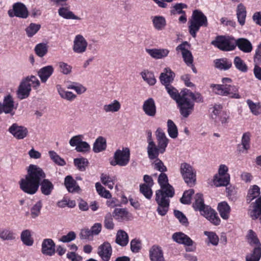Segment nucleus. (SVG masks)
Listing matches in <instances>:
<instances>
[{
	"label": "nucleus",
	"instance_id": "obj_1",
	"mask_svg": "<svg viewBox=\"0 0 261 261\" xmlns=\"http://www.w3.org/2000/svg\"><path fill=\"white\" fill-rule=\"evenodd\" d=\"M46 174L40 167L31 164L27 168V173L19 182L20 189L24 193L33 195L40 186V191L44 195L51 194L54 186L48 179H45Z\"/></svg>",
	"mask_w": 261,
	"mask_h": 261
},
{
	"label": "nucleus",
	"instance_id": "obj_2",
	"mask_svg": "<svg viewBox=\"0 0 261 261\" xmlns=\"http://www.w3.org/2000/svg\"><path fill=\"white\" fill-rule=\"evenodd\" d=\"M158 182L161 189L155 193V201L158 204L157 212L161 216H165L167 213L170 203V198L174 195V190L172 186L168 183L167 175L161 173L158 177Z\"/></svg>",
	"mask_w": 261,
	"mask_h": 261
},
{
	"label": "nucleus",
	"instance_id": "obj_3",
	"mask_svg": "<svg viewBox=\"0 0 261 261\" xmlns=\"http://www.w3.org/2000/svg\"><path fill=\"white\" fill-rule=\"evenodd\" d=\"M203 99L200 93H193L187 89L181 91V98L176 102L179 109V112L184 118H187L194 111V101L202 102Z\"/></svg>",
	"mask_w": 261,
	"mask_h": 261
},
{
	"label": "nucleus",
	"instance_id": "obj_4",
	"mask_svg": "<svg viewBox=\"0 0 261 261\" xmlns=\"http://www.w3.org/2000/svg\"><path fill=\"white\" fill-rule=\"evenodd\" d=\"M193 206L195 210L200 211L201 214L208 221L215 225L220 224L221 220L216 212L211 207L204 204L202 195L200 193L196 194Z\"/></svg>",
	"mask_w": 261,
	"mask_h": 261
},
{
	"label": "nucleus",
	"instance_id": "obj_5",
	"mask_svg": "<svg viewBox=\"0 0 261 261\" xmlns=\"http://www.w3.org/2000/svg\"><path fill=\"white\" fill-rule=\"evenodd\" d=\"M189 33L191 35L195 38L196 33L201 27H206L208 25L206 16L200 11L196 10L193 12L191 19L189 21Z\"/></svg>",
	"mask_w": 261,
	"mask_h": 261
},
{
	"label": "nucleus",
	"instance_id": "obj_6",
	"mask_svg": "<svg viewBox=\"0 0 261 261\" xmlns=\"http://www.w3.org/2000/svg\"><path fill=\"white\" fill-rule=\"evenodd\" d=\"M216 94L221 96H229L232 98L239 99L240 95L238 93V88L234 85L227 84H212L211 86Z\"/></svg>",
	"mask_w": 261,
	"mask_h": 261
},
{
	"label": "nucleus",
	"instance_id": "obj_7",
	"mask_svg": "<svg viewBox=\"0 0 261 261\" xmlns=\"http://www.w3.org/2000/svg\"><path fill=\"white\" fill-rule=\"evenodd\" d=\"M180 173L185 182L190 187L196 183V172L193 168L187 163H182L180 165Z\"/></svg>",
	"mask_w": 261,
	"mask_h": 261
},
{
	"label": "nucleus",
	"instance_id": "obj_8",
	"mask_svg": "<svg viewBox=\"0 0 261 261\" xmlns=\"http://www.w3.org/2000/svg\"><path fill=\"white\" fill-rule=\"evenodd\" d=\"M130 158V151L129 148H123L122 150L117 149L114 154V160L110 162V164L113 166L119 165L120 166H126Z\"/></svg>",
	"mask_w": 261,
	"mask_h": 261
},
{
	"label": "nucleus",
	"instance_id": "obj_9",
	"mask_svg": "<svg viewBox=\"0 0 261 261\" xmlns=\"http://www.w3.org/2000/svg\"><path fill=\"white\" fill-rule=\"evenodd\" d=\"M233 41V39L229 37L219 36L212 41L211 43L221 50L230 51L236 48Z\"/></svg>",
	"mask_w": 261,
	"mask_h": 261
},
{
	"label": "nucleus",
	"instance_id": "obj_10",
	"mask_svg": "<svg viewBox=\"0 0 261 261\" xmlns=\"http://www.w3.org/2000/svg\"><path fill=\"white\" fill-rule=\"evenodd\" d=\"M83 135H78L72 137L69 141L71 147H75L77 152L86 153L90 150V145L86 141H83Z\"/></svg>",
	"mask_w": 261,
	"mask_h": 261
},
{
	"label": "nucleus",
	"instance_id": "obj_11",
	"mask_svg": "<svg viewBox=\"0 0 261 261\" xmlns=\"http://www.w3.org/2000/svg\"><path fill=\"white\" fill-rule=\"evenodd\" d=\"M16 109L17 106H15L14 99L10 94L5 96L3 102L0 103V114H9L13 116Z\"/></svg>",
	"mask_w": 261,
	"mask_h": 261
},
{
	"label": "nucleus",
	"instance_id": "obj_12",
	"mask_svg": "<svg viewBox=\"0 0 261 261\" xmlns=\"http://www.w3.org/2000/svg\"><path fill=\"white\" fill-rule=\"evenodd\" d=\"M88 44L87 41L83 35H77L73 41L72 50L76 54L82 55L87 51Z\"/></svg>",
	"mask_w": 261,
	"mask_h": 261
},
{
	"label": "nucleus",
	"instance_id": "obj_13",
	"mask_svg": "<svg viewBox=\"0 0 261 261\" xmlns=\"http://www.w3.org/2000/svg\"><path fill=\"white\" fill-rule=\"evenodd\" d=\"M97 253L102 261H109L112 254V247L108 241L104 242L97 248Z\"/></svg>",
	"mask_w": 261,
	"mask_h": 261
},
{
	"label": "nucleus",
	"instance_id": "obj_14",
	"mask_svg": "<svg viewBox=\"0 0 261 261\" xmlns=\"http://www.w3.org/2000/svg\"><path fill=\"white\" fill-rule=\"evenodd\" d=\"M9 132L16 139L22 140L28 135V130L27 127L19 125L17 123H13L9 128Z\"/></svg>",
	"mask_w": 261,
	"mask_h": 261
},
{
	"label": "nucleus",
	"instance_id": "obj_15",
	"mask_svg": "<svg viewBox=\"0 0 261 261\" xmlns=\"http://www.w3.org/2000/svg\"><path fill=\"white\" fill-rule=\"evenodd\" d=\"M31 91V84L28 83L27 81L22 80L20 83L16 91L17 96L19 99L28 98Z\"/></svg>",
	"mask_w": 261,
	"mask_h": 261
},
{
	"label": "nucleus",
	"instance_id": "obj_16",
	"mask_svg": "<svg viewBox=\"0 0 261 261\" xmlns=\"http://www.w3.org/2000/svg\"><path fill=\"white\" fill-rule=\"evenodd\" d=\"M155 135L158 142V146L161 149V153H163L168 144L169 140L165 133L161 128H158L155 132Z\"/></svg>",
	"mask_w": 261,
	"mask_h": 261
},
{
	"label": "nucleus",
	"instance_id": "obj_17",
	"mask_svg": "<svg viewBox=\"0 0 261 261\" xmlns=\"http://www.w3.org/2000/svg\"><path fill=\"white\" fill-rule=\"evenodd\" d=\"M234 44L239 49L244 53H250L253 49V46L248 39L240 38L235 40Z\"/></svg>",
	"mask_w": 261,
	"mask_h": 261
},
{
	"label": "nucleus",
	"instance_id": "obj_18",
	"mask_svg": "<svg viewBox=\"0 0 261 261\" xmlns=\"http://www.w3.org/2000/svg\"><path fill=\"white\" fill-rule=\"evenodd\" d=\"M42 252L48 256H52L55 253V244L51 239H45L43 241Z\"/></svg>",
	"mask_w": 261,
	"mask_h": 261
},
{
	"label": "nucleus",
	"instance_id": "obj_19",
	"mask_svg": "<svg viewBox=\"0 0 261 261\" xmlns=\"http://www.w3.org/2000/svg\"><path fill=\"white\" fill-rule=\"evenodd\" d=\"M149 257L151 261H165L163 251L161 247L153 245L149 250Z\"/></svg>",
	"mask_w": 261,
	"mask_h": 261
},
{
	"label": "nucleus",
	"instance_id": "obj_20",
	"mask_svg": "<svg viewBox=\"0 0 261 261\" xmlns=\"http://www.w3.org/2000/svg\"><path fill=\"white\" fill-rule=\"evenodd\" d=\"M142 109L147 115L153 117L156 114V106L154 100L152 98L146 100L143 105Z\"/></svg>",
	"mask_w": 261,
	"mask_h": 261
},
{
	"label": "nucleus",
	"instance_id": "obj_21",
	"mask_svg": "<svg viewBox=\"0 0 261 261\" xmlns=\"http://www.w3.org/2000/svg\"><path fill=\"white\" fill-rule=\"evenodd\" d=\"M172 239L176 243L187 246H192L194 243L190 238L181 232L174 233L172 235Z\"/></svg>",
	"mask_w": 261,
	"mask_h": 261
},
{
	"label": "nucleus",
	"instance_id": "obj_22",
	"mask_svg": "<svg viewBox=\"0 0 261 261\" xmlns=\"http://www.w3.org/2000/svg\"><path fill=\"white\" fill-rule=\"evenodd\" d=\"M252 204V209L249 212V215L253 220L259 219L261 224V197L258 198Z\"/></svg>",
	"mask_w": 261,
	"mask_h": 261
},
{
	"label": "nucleus",
	"instance_id": "obj_23",
	"mask_svg": "<svg viewBox=\"0 0 261 261\" xmlns=\"http://www.w3.org/2000/svg\"><path fill=\"white\" fill-rule=\"evenodd\" d=\"M54 68L51 65H48L40 68L37 71V74L42 83H45L53 74Z\"/></svg>",
	"mask_w": 261,
	"mask_h": 261
},
{
	"label": "nucleus",
	"instance_id": "obj_24",
	"mask_svg": "<svg viewBox=\"0 0 261 261\" xmlns=\"http://www.w3.org/2000/svg\"><path fill=\"white\" fill-rule=\"evenodd\" d=\"M146 52L153 58L161 59L167 57L170 50L167 48L146 49Z\"/></svg>",
	"mask_w": 261,
	"mask_h": 261
},
{
	"label": "nucleus",
	"instance_id": "obj_25",
	"mask_svg": "<svg viewBox=\"0 0 261 261\" xmlns=\"http://www.w3.org/2000/svg\"><path fill=\"white\" fill-rule=\"evenodd\" d=\"M174 73L169 68L164 69V72L161 73L160 76V80L161 83L165 86L167 85H171L174 77Z\"/></svg>",
	"mask_w": 261,
	"mask_h": 261
},
{
	"label": "nucleus",
	"instance_id": "obj_26",
	"mask_svg": "<svg viewBox=\"0 0 261 261\" xmlns=\"http://www.w3.org/2000/svg\"><path fill=\"white\" fill-rule=\"evenodd\" d=\"M64 185L67 191L70 193L78 192L81 190L76 181L70 175L66 176L64 179Z\"/></svg>",
	"mask_w": 261,
	"mask_h": 261
},
{
	"label": "nucleus",
	"instance_id": "obj_27",
	"mask_svg": "<svg viewBox=\"0 0 261 261\" xmlns=\"http://www.w3.org/2000/svg\"><path fill=\"white\" fill-rule=\"evenodd\" d=\"M218 211L221 218L224 220H227L230 215V207L225 201L218 203L217 207Z\"/></svg>",
	"mask_w": 261,
	"mask_h": 261
},
{
	"label": "nucleus",
	"instance_id": "obj_28",
	"mask_svg": "<svg viewBox=\"0 0 261 261\" xmlns=\"http://www.w3.org/2000/svg\"><path fill=\"white\" fill-rule=\"evenodd\" d=\"M14 15L21 18H27L28 12L25 5L22 3H17L13 6Z\"/></svg>",
	"mask_w": 261,
	"mask_h": 261
},
{
	"label": "nucleus",
	"instance_id": "obj_29",
	"mask_svg": "<svg viewBox=\"0 0 261 261\" xmlns=\"http://www.w3.org/2000/svg\"><path fill=\"white\" fill-rule=\"evenodd\" d=\"M152 23L154 29L161 31L165 29L166 25L165 18L162 16H154L151 17Z\"/></svg>",
	"mask_w": 261,
	"mask_h": 261
},
{
	"label": "nucleus",
	"instance_id": "obj_30",
	"mask_svg": "<svg viewBox=\"0 0 261 261\" xmlns=\"http://www.w3.org/2000/svg\"><path fill=\"white\" fill-rule=\"evenodd\" d=\"M58 14L61 17L66 19L80 20L72 11L66 7H61L58 10Z\"/></svg>",
	"mask_w": 261,
	"mask_h": 261
},
{
	"label": "nucleus",
	"instance_id": "obj_31",
	"mask_svg": "<svg viewBox=\"0 0 261 261\" xmlns=\"http://www.w3.org/2000/svg\"><path fill=\"white\" fill-rule=\"evenodd\" d=\"M121 108V104L117 100H114L109 104H106L103 106V110L106 113H116L118 112Z\"/></svg>",
	"mask_w": 261,
	"mask_h": 261
},
{
	"label": "nucleus",
	"instance_id": "obj_32",
	"mask_svg": "<svg viewBox=\"0 0 261 261\" xmlns=\"http://www.w3.org/2000/svg\"><path fill=\"white\" fill-rule=\"evenodd\" d=\"M147 153L148 157L151 160L158 159L159 153H161V149L159 146H156L155 143H151L148 145Z\"/></svg>",
	"mask_w": 261,
	"mask_h": 261
},
{
	"label": "nucleus",
	"instance_id": "obj_33",
	"mask_svg": "<svg viewBox=\"0 0 261 261\" xmlns=\"http://www.w3.org/2000/svg\"><path fill=\"white\" fill-rule=\"evenodd\" d=\"M101 229H81L80 237L83 240H93L94 236L98 235Z\"/></svg>",
	"mask_w": 261,
	"mask_h": 261
},
{
	"label": "nucleus",
	"instance_id": "obj_34",
	"mask_svg": "<svg viewBox=\"0 0 261 261\" xmlns=\"http://www.w3.org/2000/svg\"><path fill=\"white\" fill-rule=\"evenodd\" d=\"M215 66L220 69L226 70L229 69L231 66V62L226 58L216 59L214 61Z\"/></svg>",
	"mask_w": 261,
	"mask_h": 261
},
{
	"label": "nucleus",
	"instance_id": "obj_35",
	"mask_svg": "<svg viewBox=\"0 0 261 261\" xmlns=\"http://www.w3.org/2000/svg\"><path fill=\"white\" fill-rule=\"evenodd\" d=\"M246 13V10L244 5L242 3L239 4L237 8V16L238 20L241 25L245 24Z\"/></svg>",
	"mask_w": 261,
	"mask_h": 261
},
{
	"label": "nucleus",
	"instance_id": "obj_36",
	"mask_svg": "<svg viewBox=\"0 0 261 261\" xmlns=\"http://www.w3.org/2000/svg\"><path fill=\"white\" fill-rule=\"evenodd\" d=\"M116 243L121 246H125L128 243V236L127 233L120 229L116 234Z\"/></svg>",
	"mask_w": 261,
	"mask_h": 261
},
{
	"label": "nucleus",
	"instance_id": "obj_37",
	"mask_svg": "<svg viewBox=\"0 0 261 261\" xmlns=\"http://www.w3.org/2000/svg\"><path fill=\"white\" fill-rule=\"evenodd\" d=\"M113 215L119 220H128L132 217L131 214L125 208H115L113 212Z\"/></svg>",
	"mask_w": 261,
	"mask_h": 261
},
{
	"label": "nucleus",
	"instance_id": "obj_38",
	"mask_svg": "<svg viewBox=\"0 0 261 261\" xmlns=\"http://www.w3.org/2000/svg\"><path fill=\"white\" fill-rule=\"evenodd\" d=\"M107 147L106 140L102 137L97 138L93 144V150L94 152L98 153L106 149Z\"/></svg>",
	"mask_w": 261,
	"mask_h": 261
},
{
	"label": "nucleus",
	"instance_id": "obj_39",
	"mask_svg": "<svg viewBox=\"0 0 261 261\" xmlns=\"http://www.w3.org/2000/svg\"><path fill=\"white\" fill-rule=\"evenodd\" d=\"M140 74L143 79L149 85L153 86L156 83V79L153 72L148 70H144Z\"/></svg>",
	"mask_w": 261,
	"mask_h": 261
},
{
	"label": "nucleus",
	"instance_id": "obj_40",
	"mask_svg": "<svg viewBox=\"0 0 261 261\" xmlns=\"http://www.w3.org/2000/svg\"><path fill=\"white\" fill-rule=\"evenodd\" d=\"M260 194V188L256 185H253L249 188L246 197L248 203L251 202L253 199L258 197Z\"/></svg>",
	"mask_w": 261,
	"mask_h": 261
},
{
	"label": "nucleus",
	"instance_id": "obj_41",
	"mask_svg": "<svg viewBox=\"0 0 261 261\" xmlns=\"http://www.w3.org/2000/svg\"><path fill=\"white\" fill-rule=\"evenodd\" d=\"M261 257V247L256 246L253 251L246 256V261H259Z\"/></svg>",
	"mask_w": 261,
	"mask_h": 261
},
{
	"label": "nucleus",
	"instance_id": "obj_42",
	"mask_svg": "<svg viewBox=\"0 0 261 261\" xmlns=\"http://www.w3.org/2000/svg\"><path fill=\"white\" fill-rule=\"evenodd\" d=\"M230 177L219 176L218 174H215L213 180L214 185L217 187L227 186L229 184Z\"/></svg>",
	"mask_w": 261,
	"mask_h": 261
},
{
	"label": "nucleus",
	"instance_id": "obj_43",
	"mask_svg": "<svg viewBox=\"0 0 261 261\" xmlns=\"http://www.w3.org/2000/svg\"><path fill=\"white\" fill-rule=\"evenodd\" d=\"M57 89L60 96L62 98L67 100L71 101L74 99L76 96V95L73 94L72 92L65 91L61 85H58L57 86Z\"/></svg>",
	"mask_w": 261,
	"mask_h": 261
},
{
	"label": "nucleus",
	"instance_id": "obj_44",
	"mask_svg": "<svg viewBox=\"0 0 261 261\" xmlns=\"http://www.w3.org/2000/svg\"><path fill=\"white\" fill-rule=\"evenodd\" d=\"M101 182L107 186L110 189H112L115 184V177L108 174L102 173L100 176Z\"/></svg>",
	"mask_w": 261,
	"mask_h": 261
},
{
	"label": "nucleus",
	"instance_id": "obj_45",
	"mask_svg": "<svg viewBox=\"0 0 261 261\" xmlns=\"http://www.w3.org/2000/svg\"><path fill=\"white\" fill-rule=\"evenodd\" d=\"M165 88L170 97L176 102L181 98V91L179 93L177 90L172 85H167V86H165Z\"/></svg>",
	"mask_w": 261,
	"mask_h": 261
},
{
	"label": "nucleus",
	"instance_id": "obj_46",
	"mask_svg": "<svg viewBox=\"0 0 261 261\" xmlns=\"http://www.w3.org/2000/svg\"><path fill=\"white\" fill-rule=\"evenodd\" d=\"M21 240L24 245L28 246H32L34 243V240L31 232L28 229H25L21 232Z\"/></svg>",
	"mask_w": 261,
	"mask_h": 261
},
{
	"label": "nucleus",
	"instance_id": "obj_47",
	"mask_svg": "<svg viewBox=\"0 0 261 261\" xmlns=\"http://www.w3.org/2000/svg\"><path fill=\"white\" fill-rule=\"evenodd\" d=\"M233 63L235 67L240 71L246 72L247 71L248 67L245 62L239 56L234 58Z\"/></svg>",
	"mask_w": 261,
	"mask_h": 261
},
{
	"label": "nucleus",
	"instance_id": "obj_48",
	"mask_svg": "<svg viewBox=\"0 0 261 261\" xmlns=\"http://www.w3.org/2000/svg\"><path fill=\"white\" fill-rule=\"evenodd\" d=\"M187 8V5L184 3H176L174 5L170 12L171 15L182 14L185 13L184 9Z\"/></svg>",
	"mask_w": 261,
	"mask_h": 261
},
{
	"label": "nucleus",
	"instance_id": "obj_49",
	"mask_svg": "<svg viewBox=\"0 0 261 261\" xmlns=\"http://www.w3.org/2000/svg\"><path fill=\"white\" fill-rule=\"evenodd\" d=\"M168 133L169 136L173 139L177 138L178 136L177 128L171 120H168L167 121Z\"/></svg>",
	"mask_w": 261,
	"mask_h": 261
},
{
	"label": "nucleus",
	"instance_id": "obj_50",
	"mask_svg": "<svg viewBox=\"0 0 261 261\" xmlns=\"http://www.w3.org/2000/svg\"><path fill=\"white\" fill-rule=\"evenodd\" d=\"M60 71L63 74L68 75L72 72V67L64 62H59L58 63Z\"/></svg>",
	"mask_w": 261,
	"mask_h": 261
},
{
	"label": "nucleus",
	"instance_id": "obj_51",
	"mask_svg": "<svg viewBox=\"0 0 261 261\" xmlns=\"http://www.w3.org/2000/svg\"><path fill=\"white\" fill-rule=\"evenodd\" d=\"M247 240L248 243L251 245H256V246H259L261 247V244L258 239L256 234L252 229L249 231L247 235Z\"/></svg>",
	"mask_w": 261,
	"mask_h": 261
},
{
	"label": "nucleus",
	"instance_id": "obj_52",
	"mask_svg": "<svg viewBox=\"0 0 261 261\" xmlns=\"http://www.w3.org/2000/svg\"><path fill=\"white\" fill-rule=\"evenodd\" d=\"M95 188L98 194L102 197L110 198L112 196L110 192L107 190L99 182L95 184Z\"/></svg>",
	"mask_w": 261,
	"mask_h": 261
},
{
	"label": "nucleus",
	"instance_id": "obj_53",
	"mask_svg": "<svg viewBox=\"0 0 261 261\" xmlns=\"http://www.w3.org/2000/svg\"><path fill=\"white\" fill-rule=\"evenodd\" d=\"M88 163V160L85 158H76L74 159V164L80 171H83Z\"/></svg>",
	"mask_w": 261,
	"mask_h": 261
},
{
	"label": "nucleus",
	"instance_id": "obj_54",
	"mask_svg": "<svg viewBox=\"0 0 261 261\" xmlns=\"http://www.w3.org/2000/svg\"><path fill=\"white\" fill-rule=\"evenodd\" d=\"M47 50V46L45 43L38 44L35 48L36 54L40 57L44 56L46 54Z\"/></svg>",
	"mask_w": 261,
	"mask_h": 261
},
{
	"label": "nucleus",
	"instance_id": "obj_55",
	"mask_svg": "<svg viewBox=\"0 0 261 261\" xmlns=\"http://www.w3.org/2000/svg\"><path fill=\"white\" fill-rule=\"evenodd\" d=\"M247 103L253 114L258 115L261 113L260 106L259 103H254L250 99L247 100Z\"/></svg>",
	"mask_w": 261,
	"mask_h": 261
},
{
	"label": "nucleus",
	"instance_id": "obj_56",
	"mask_svg": "<svg viewBox=\"0 0 261 261\" xmlns=\"http://www.w3.org/2000/svg\"><path fill=\"white\" fill-rule=\"evenodd\" d=\"M49 155L51 159L57 164L60 166H64L66 164L65 161L61 158L55 151H49Z\"/></svg>",
	"mask_w": 261,
	"mask_h": 261
},
{
	"label": "nucleus",
	"instance_id": "obj_57",
	"mask_svg": "<svg viewBox=\"0 0 261 261\" xmlns=\"http://www.w3.org/2000/svg\"><path fill=\"white\" fill-rule=\"evenodd\" d=\"M42 206V203L40 200L33 206L31 209V215L33 218H35L39 215Z\"/></svg>",
	"mask_w": 261,
	"mask_h": 261
},
{
	"label": "nucleus",
	"instance_id": "obj_58",
	"mask_svg": "<svg viewBox=\"0 0 261 261\" xmlns=\"http://www.w3.org/2000/svg\"><path fill=\"white\" fill-rule=\"evenodd\" d=\"M40 25L32 23L26 28L25 31L29 37H32L35 35L40 29Z\"/></svg>",
	"mask_w": 261,
	"mask_h": 261
},
{
	"label": "nucleus",
	"instance_id": "obj_59",
	"mask_svg": "<svg viewBox=\"0 0 261 261\" xmlns=\"http://www.w3.org/2000/svg\"><path fill=\"white\" fill-rule=\"evenodd\" d=\"M194 193L193 189H190L184 192L182 197L180 198V202L183 204H189L191 202V197Z\"/></svg>",
	"mask_w": 261,
	"mask_h": 261
},
{
	"label": "nucleus",
	"instance_id": "obj_60",
	"mask_svg": "<svg viewBox=\"0 0 261 261\" xmlns=\"http://www.w3.org/2000/svg\"><path fill=\"white\" fill-rule=\"evenodd\" d=\"M250 134L249 132L244 133L243 135L241 140V144L243 148L247 150L250 148Z\"/></svg>",
	"mask_w": 261,
	"mask_h": 261
},
{
	"label": "nucleus",
	"instance_id": "obj_61",
	"mask_svg": "<svg viewBox=\"0 0 261 261\" xmlns=\"http://www.w3.org/2000/svg\"><path fill=\"white\" fill-rule=\"evenodd\" d=\"M151 187L147 186L146 184L140 185V190L141 193L147 199H150L152 195Z\"/></svg>",
	"mask_w": 261,
	"mask_h": 261
},
{
	"label": "nucleus",
	"instance_id": "obj_62",
	"mask_svg": "<svg viewBox=\"0 0 261 261\" xmlns=\"http://www.w3.org/2000/svg\"><path fill=\"white\" fill-rule=\"evenodd\" d=\"M67 88L74 90L78 94L84 93L86 91V88L84 86L76 83L68 85Z\"/></svg>",
	"mask_w": 261,
	"mask_h": 261
},
{
	"label": "nucleus",
	"instance_id": "obj_63",
	"mask_svg": "<svg viewBox=\"0 0 261 261\" xmlns=\"http://www.w3.org/2000/svg\"><path fill=\"white\" fill-rule=\"evenodd\" d=\"M204 234L207 236L209 242L214 246L218 244L219 238L218 236L213 232L204 231Z\"/></svg>",
	"mask_w": 261,
	"mask_h": 261
},
{
	"label": "nucleus",
	"instance_id": "obj_64",
	"mask_svg": "<svg viewBox=\"0 0 261 261\" xmlns=\"http://www.w3.org/2000/svg\"><path fill=\"white\" fill-rule=\"evenodd\" d=\"M253 61L254 65L261 64V43L257 46L254 55Z\"/></svg>",
	"mask_w": 261,
	"mask_h": 261
}]
</instances>
